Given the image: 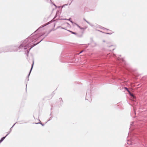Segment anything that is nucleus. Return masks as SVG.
I'll list each match as a JSON object with an SVG mask.
<instances>
[{
	"instance_id": "nucleus-4",
	"label": "nucleus",
	"mask_w": 147,
	"mask_h": 147,
	"mask_svg": "<svg viewBox=\"0 0 147 147\" xmlns=\"http://www.w3.org/2000/svg\"><path fill=\"white\" fill-rule=\"evenodd\" d=\"M129 94L131 96H133V97H134V96L133 94H131V92H130V94Z\"/></svg>"
},
{
	"instance_id": "nucleus-1",
	"label": "nucleus",
	"mask_w": 147,
	"mask_h": 147,
	"mask_svg": "<svg viewBox=\"0 0 147 147\" xmlns=\"http://www.w3.org/2000/svg\"><path fill=\"white\" fill-rule=\"evenodd\" d=\"M7 135L5 137H3L2 138H1V140H0V143L6 137Z\"/></svg>"
},
{
	"instance_id": "nucleus-7",
	"label": "nucleus",
	"mask_w": 147,
	"mask_h": 147,
	"mask_svg": "<svg viewBox=\"0 0 147 147\" xmlns=\"http://www.w3.org/2000/svg\"><path fill=\"white\" fill-rule=\"evenodd\" d=\"M72 33H73V34H75V33H74V32H72Z\"/></svg>"
},
{
	"instance_id": "nucleus-2",
	"label": "nucleus",
	"mask_w": 147,
	"mask_h": 147,
	"mask_svg": "<svg viewBox=\"0 0 147 147\" xmlns=\"http://www.w3.org/2000/svg\"><path fill=\"white\" fill-rule=\"evenodd\" d=\"M125 89H126L129 94H130V92L128 90V88L126 87L124 88Z\"/></svg>"
},
{
	"instance_id": "nucleus-6",
	"label": "nucleus",
	"mask_w": 147,
	"mask_h": 147,
	"mask_svg": "<svg viewBox=\"0 0 147 147\" xmlns=\"http://www.w3.org/2000/svg\"><path fill=\"white\" fill-rule=\"evenodd\" d=\"M33 65V63L32 65ZM32 66H33V65H32V67L31 68V70L32 69Z\"/></svg>"
},
{
	"instance_id": "nucleus-5",
	"label": "nucleus",
	"mask_w": 147,
	"mask_h": 147,
	"mask_svg": "<svg viewBox=\"0 0 147 147\" xmlns=\"http://www.w3.org/2000/svg\"><path fill=\"white\" fill-rule=\"evenodd\" d=\"M83 51H82L80 53H82V52Z\"/></svg>"
},
{
	"instance_id": "nucleus-8",
	"label": "nucleus",
	"mask_w": 147,
	"mask_h": 147,
	"mask_svg": "<svg viewBox=\"0 0 147 147\" xmlns=\"http://www.w3.org/2000/svg\"><path fill=\"white\" fill-rule=\"evenodd\" d=\"M27 86V85H26V86Z\"/></svg>"
},
{
	"instance_id": "nucleus-3",
	"label": "nucleus",
	"mask_w": 147,
	"mask_h": 147,
	"mask_svg": "<svg viewBox=\"0 0 147 147\" xmlns=\"http://www.w3.org/2000/svg\"><path fill=\"white\" fill-rule=\"evenodd\" d=\"M46 2L49 3L51 2V0H44Z\"/></svg>"
}]
</instances>
